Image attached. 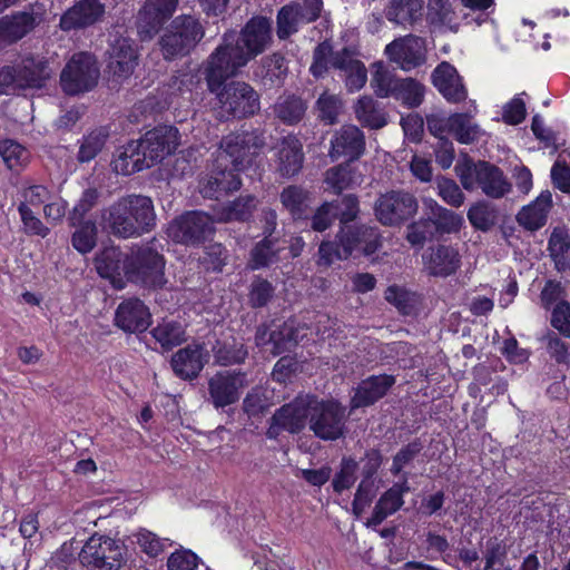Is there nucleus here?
Here are the masks:
<instances>
[{"label":"nucleus","instance_id":"nucleus-56","mask_svg":"<svg viewBox=\"0 0 570 570\" xmlns=\"http://www.w3.org/2000/svg\"><path fill=\"white\" fill-rule=\"evenodd\" d=\"M327 203L332 204L333 214L342 226L355 220L360 213V202L354 194H346Z\"/></svg>","mask_w":570,"mask_h":570},{"label":"nucleus","instance_id":"nucleus-52","mask_svg":"<svg viewBox=\"0 0 570 570\" xmlns=\"http://www.w3.org/2000/svg\"><path fill=\"white\" fill-rule=\"evenodd\" d=\"M370 236L372 237L373 229L372 226L368 225H343L341 226L336 239L340 242L342 247V256L343 257H350L354 253H356V240L357 236Z\"/></svg>","mask_w":570,"mask_h":570},{"label":"nucleus","instance_id":"nucleus-4","mask_svg":"<svg viewBox=\"0 0 570 570\" xmlns=\"http://www.w3.org/2000/svg\"><path fill=\"white\" fill-rule=\"evenodd\" d=\"M110 234L131 238L150 232L156 225L154 203L144 195H127L111 204L102 215Z\"/></svg>","mask_w":570,"mask_h":570},{"label":"nucleus","instance_id":"nucleus-6","mask_svg":"<svg viewBox=\"0 0 570 570\" xmlns=\"http://www.w3.org/2000/svg\"><path fill=\"white\" fill-rule=\"evenodd\" d=\"M205 37V28L199 18L193 14H179L171 19L159 37L158 46L166 61L189 56Z\"/></svg>","mask_w":570,"mask_h":570},{"label":"nucleus","instance_id":"nucleus-3","mask_svg":"<svg viewBox=\"0 0 570 570\" xmlns=\"http://www.w3.org/2000/svg\"><path fill=\"white\" fill-rule=\"evenodd\" d=\"M210 60L202 65L207 90L215 95V110L220 121L243 120L254 117L261 110V96L248 82L232 80L240 71L215 70L210 76Z\"/></svg>","mask_w":570,"mask_h":570},{"label":"nucleus","instance_id":"nucleus-59","mask_svg":"<svg viewBox=\"0 0 570 570\" xmlns=\"http://www.w3.org/2000/svg\"><path fill=\"white\" fill-rule=\"evenodd\" d=\"M335 220L336 218L332 210V204L324 202L315 209L313 214H311L309 210L308 219L302 220V223H305V225L309 227V230L323 233L327 230Z\"/></svg>","mask_w":570,"mask_h":570},{"label":"nucleus","instance_id":"nucleus-22","mask_svg":"<svg viewBox=\"0 0 570 570\" xmlns=\"http://www.w3.org/2000/svg\"><path fill=\"white\" fill-rule=\"evenodd\" d=\"M209 361V352L203 343H193L173 354L170 366L183 381L196 380Z\"/></svg>","mask_w":570,"mask_h":570},{"label":"nucleus","instance_id":"nucleus-30","mask_svg":"<svg viewBox=\"0 0 570 570\" xmlns=\"http://www.w3.org/2000/svg\"><path fill=\"white\" fill-rule=\"evenodd\" d=\"M425 269L434 277H448L456 273L461 265L459 252L449 245L439 244L423 256Z\"/></svg>","mask_w":570,"mask_h":570},{"label":"nucleus","instance_id":"nucleus-2","mask_svg":"<svg viewBox=\"0 0 570 570\" xmlns=\"http://www.w3.org/2000/svg\"><path fill=\"white\" fill-rule=\"evenodd\" d=\"M273 41L272 20L254 16L240 29L235 42L224 35L222 43L207 57L210 60V76L215 70L240 71L250 60L262 55Z\"/></svg>","mask_w":570,"mask_h":570},{"label":"nucleus","instance_id":"nucleus-39","mask_svg":"<svg viewBox=\"0 0 570 570\" xmlns=\"http://www.w3.org/2000/svg\"><path fill=\"white\" fill-rule=\"evenodd\" d=\"M150 334L165 352L171 351L187 340L185 327L174 320H163L150 331Z\"/></svg>","mask_w":570,"mask_h":570},{"label":"nucleus","instance_id":"nucleus-40","mask_svg":"<svg viewBox=\"0 0 570 570\" xmlns=\"http://www.w3.org/2000/svg\"><path fill=\"white\" fill-rule=\"evenodd\" d=\"M355 115L361 125L370 129H381L387 124L386 114L370 96H363L357 100Z\"/></svg>","mask_w":570,"mask_h":570},{"label":"nucleus","instance_id":"nucleus-28","mask_svg":"<svg viewBox=\"0 0 570 570\" xmlns=\"http://www.w3.org/2000/svg\"><path fill=\"white\" fill-rule=\"evenodd\" d=\"M396 379L392 374L370 375L362 380L351 397V407H368L383 399L395 384Z\"/></svg>","mask_w":570,"mask_h":570},{"label":"nucleus","instance_id":"nucleus-43","mask_svg":"<svg viewBox=\"0 0 570 570\" xmlns=\"http://www.w3.org/2000/svg\"><path fill=\"white\" fill-rule=\"evenodd\" d=\"M425 87L414 78H400L393 98L407 108H416L424 100Z\"/></svg>","mask_w":570,"mask_h":570},{"label":"nucleus","instance_id":"nucleus-55","mask_svg":"<svg viewBox=\"0 0 570 570\" xmlns=\"http://www.w3.org/2000/svg\"><path fill=\"white\" fill-rule=\"evenodd\" d=\"M357 461L352 456H344L340 464V470L334 474L332 488L336 494L351 489L356 481Z\"/></svg>","mask_w":570,"mask_h":570},{"label":"nucleus","instance_id":"nucleus-47","mask_svg":"<svg viewBox=\"0 0 570 570\" xmlns=\"http://www.w3.org/2000/svg\"><path fill=\"white\" fill-rule=\"evenodd\" d=\"M109 137L107 129L100 127L82 137L77 159L79 163H89L102 150Z\"/></svg>","mask_w":570,"mask_h":570},{"label":"nucleus","instance_id":"nucleus-48","mask_svg":"<svg viewBox=\"0 0 570 570\" xmlns=\"http://www.w3.org/2000/svg\"><path fill=\"white\" fill-rule=\"evenodd\" d=\"M73 227L76 229L71 236L72 247L80 254L90 253L97 244L98 229L95 220H80Z\"/></svg>","mask_w":570,"mask_h":570},{"label":"nucleus","instance_id":"nucleus-46","mask_svg":"<svg viewBox=\"0 0 570 570\" xmlns=\"http://www.w3.org/2000/svg\"><path fill=\"white\" fill-rule=\"evenodd\" d=\"M228 258V249L220 243H213L203 248L198 263L207 273H222Z\"/></svg>","mask_w":570,"mask_h":570},{"label":"nucleus","instance_id":"nucleus-13","mask_svg":"<svg viewBox=\"0 0 570 570\" xmlns=\"http://www.w3.org/2000/svg\"><path fill=\"white\" fill-rule=\"evenodd\" d=\"M309 429L325 441L343 436L345 428V407L336 400L317 402L309 409Z\"/></svg>","mask_w":570,"mask_h":570},{"label":"nucleus","instance_id":"nucleus-24","mask_svg":"<svg viewBox=\"0 0 570 570\" xmlns=\"http://www.w3.org/2000/svg\"><path fill=\"white\" fill-rule=\"evenodd\" d=\"M138 48L129 37H116L110 43L108 70L118 80L128 79L138 65Z\"/></svg>","mask_w":570,"mask_h":570},{"label":"nucleus","instance_id":"nucleus-27","mask_svg":"<svg viewBox=\"0 0 570 570\" xmlns=\"http://www.w3.org/2000/svg\"><path fill=\"white\" fill-rule=\"evenodd\" d=\"M126 259L118 246L104 247L95 257V268L101 278L108 279L115 288L121 289L126 281Z\"/></svg>","mask_w":570,"mask_h":570},{"label":"nucleus","instance_id":"nucleus-35","mask_svg":"<svg viewBox=\"0 0 570 570\" xmlns=\"http://www.w3.org/2000/svg\"><path fill=\"white\" fill-rule=\"evenodd\" d=\"M311 193L302 186L288 185L279 194V202L295 223L308 219Z\"/></svg>","mask_w":570,"mask_h":570},{"label":"nucleus","instance_id":"nucleus-54","mask_svg":"<svg viewBox=\"0 0 570 570\" xmlns=\"http://www.w3.org/2000/svg\"><path fill=\"white\" fill-rule=\"evenodd\" d=\"M449 128L460 144H471L479 138V126L472 124L466 114H454L449 118Z\"/></svg>","mask_w":570,"mask_h":570},{"label":"nucleus","instance_id":"nucleus-64","mask_svg":"<svg viewBox=\"0 0 570 570\" xmlns=\"http://www.w3.org/2000/svg\"><path fill=\"white\" fill-rule=\"evenodd\" d=\"M199 558L187 549L176 550L170 554L167 561L168 570H196Z\"/></svg>","mask_w":570,"mask_h":570},{"label":"nucleus","instance_id":"nucleus-33","mask_svg":"<svg viewBox=\"0 0 570 570\" xmlns=\"http://www.w3.org/2000/svg\"><path fill=\"white\" fill-rule=\"evenodd\" d=\"M254 73L265 88H279L284 85L288 73L287 60L281 52L265 56Z\"/></svg>","mask_w":570,"mask_h":570},{"label":"nucleus","instance_id":"nucleus-42","mask_svg":"<svg viewBox=\"0 0 570 570\" xmlns=\"http://www.w3.org/2000/svg\"><path fill=\"white\" fill-rule=\"evenodd\" d=\"M0 156L11 171L22 170L30 160V151L14 139L0 140Z\"/></svg>","mask_w":570,"mask_h":570},{"label":"nucleus","instance_id":"nucleus-25","mask_svg":"<svg viewBox=\"0 0 570 570\" xmlns=\"http://www.w3.org/2000/svg\"><path fill=\"white\" fill-rule=\"evenodd\" d=\"M274 149L276 171L284 178L298 175L305 159L299 138L294 134H288L277 141Z\"/></svg>","mask_w":570,"mask_h":570},{"label":"nucleus","instance_id":"nucleus-8","mask_svg":"<svg viewBox=\"0 0 570 570\" xmlns=\"http://www.w3.org/2000/svg\"><path fill=\"white\" fill-rule=\"evenodd\" d=\"M454 170L466 190L479 187L483 194L494 199L504 197L511 190V184L504 176L503 170L490 161H474L465 156L458 160Z\"/></svg>","mask_w":570,"mask_h":570},{"label":"nucleus","instance_id":"nucleus-12","mask_svg":"<svg viewBox=\"0 0 570 570\" xmlns=\"http://www.w3.org/2000/svg\"><path fill=\"white\" fill-rule=\"evenodd\" d=\"M419 209L416 197L405 190L381 194L374 204L376 219L389 227L401 226L415 216Z\"/></svg>","mask_w":570,"mask_h":570},{"label":"nucleus","instance_id":"nucleus-49","mask_svg":"<svg viewBox=\"0 0 570 570\" xmlns=\"http://www.w3.org/2000/svg\"><path fill=\"white\" fill-rule=\"evenodd\" d=\"M435 235L436 227L432 217H421L407 225L405 239L412 247L421 249L426 240L432 239Z\"/></svg>","mask_w":570,"mask_h":570},{"label":"nucleus","instance_id":"nucleus-62","mask_svg":"<svg viewBox=\"0 0 570 570\" xmlns=\"http://www.w3.org/2000/svg\"><path fill=\"white\" fill-rule=\"evenodd\" d=\"M423 445L420 440H414L403 448L393 456L391 473L397 476L403 469L409 465L422 451Z\"/></svg>","mask_w":570,"mask_h":570},{"label":"nucleus","instance_id":"nucleus-11","mask_svg":"<svg viewBox=\"0 0 570 570\" xmlns=\"http://www.w3.org/2000/svg\"><path fill=\"white\" fill-rule=\"evenodd\" d=\"M323 0L289 1L276 13V36L279 40H288L299 31L301 26L309 24L321 18Z\"/></svg>","mask_w":570,"mask_h":570},{"label":"nucleus","instance_id":"nucleus-32","mask_svg":"<svg viewBox=\"0 0 570 570\" xmlns=\"http://www.w3.org/2000/svg\"><path fill=\"white\" fill-rule=\"evenodd\" d=\"M111 167L115 173L124 176L149 168L147 157L141 149V144L138 140H130L119 148L111 161Z\"/></svg>","mask_w":570,"mask_h":570},{"label":"nucleus","instance_id":"nucleus-31","mask_svg":"<svg viewBox=\"0 0 570 570\" xmlns=\"http://www.w3.org/2000/svg\"><path fill=\"white\" fill-rule=\"evenodd\" d=\"M551 207V193L549 190L541 191L534 200L520 209L517 214V222L525 230H539L547 224L548 214Z\"/></svg>","mask_w":570,"mask_h":570},{"label":"nucleus","instance_id":"nucleus-7","mask_svg":"<svg viewBox=\"0 0 570 570\" xmlns=\"http://www.w3.org/2000/svg\"><path fill=\"white\" fill-rule=\"evenodd\" d=\"M166 258L151 243L131 246L126 259V281L147 289H159L167 283Z\"/></svg>","mask_w":570,"mask_h":570},{"label":"nucleus","instance_id":"nucleus-41","mask_svg":"<svg viewBox=\"0 0 570 570\" xmlns=\"http://www.w3.org/2000/svg\"><path fill=\"white\" fill-rule=\"evenodd\" d=\"M215 363L220 366L243 364L248 356V351L243 343L232 341H217L213 346Z\"/></svg>","mask_w":570,"mask_h":570},{"label":"nucleus","instance_id":"nucleus-5","mask_svg":"<svg viewBox=\"0 0 570 570\" xmlns=\"http://www.w3.org/2000/svg\"><path fill=\"white\" fill-rule=\"evenodd\" d=\"M50 77L51 69L46 58L31 53L26 55L12 65L0 68V96L42 89Z\"/></svg>","mask_w":570,"mask_h":570},{"label":"nucleus","instance_id":"nucleus-51","mask_svg":"<svg viewBox=\"0 0 570 570\" xmlns=\"http://www.w3.org/2000/svg\"><path fill=\"white\" fill-rule=\"evenodd\" d=\"M428 19L431 24L448 26L455 31L459 27L450 0H428Z\"/></svg>","mask_w":570,"mask_h":570},{"label":"nucleus","instance_id":"nucleus-17","mask_svg":"<svg viewBox=\"0 0 570 570\" xmlns=\"http://www.w3.org/2000/svg\"><path fill=\"white\" fill-rule=\"evenodd\" d=\"M384 53L387 59L397 65L400 69L406 72L411 71L426 62L425 39L409 33L386 45Z\"/></svg>","mask_w":570,"mask_h":570},{"label":"nucleus","instance_id":"nucleus-44","mask_svg":"<svg viewBox=\"0 0 570 570\" xmlns=\"http://www.w3.org/2000/svg\"><path fill=\"white\" fill-rule=\"evenodd\" d=\"M275 296V286L265 277L255 275L248 286L247 304L253 309L267 307Z\"/></svg>","mask_w":570,"mask_h":570},{"label":"nucleus","instance_id":"nucleus-37","mask_svg":"<svg viewBox=\"0 0 570 570\" xmlns=\"http://www.w3.org/2000/svg\"><path fill=\"white\" fill-rule=\"evenodd\" d=\"M283 247L277 240L259 239L254 243L248 254L247 267L259 271L271 267L279 261Z\"/></svg>","mask_w":570,"mask_h":570},{"label":"nucleus","instance_id":"nucleus-19","mask_svg":"<svg viewBox=\"0 0 570 570\" xmlns=\"http://www.w3.org/2000/svg\"><path fill=\"white\" fill-rule=\"evenodd\" d=\"M309 407L304 401L295 400L283 404L269 419L266 436L277 440L282 432L299 433L306 425Z\"/></svg>","mask_w":570,"mask_h":570},{"label":"nucleus","instance_id":"nucleus-26","mask_svg":"<svg viewBox=\"0 0 570 570\" xmlns=\"http://www.w3.org/2000/svg\"><path fill=\"white\" fill-rule=\"evenodd\" d=\"M431 82L450 104H460L468 98V89L456 68L448 61L440 62L431 73Z\"/></svg>","mask_w":570,"mask_h":570},{"label":"nucleus","instance_id":"nucleus-63","mask_svg":"<svg viewBox=\"0 0 570 570\" xmlns=\"http://www.w3.org/2000/svg\"><path fill=\"white\" fill-rule=\"evenodd\" d=\"M550 324L561 336L570 338V303L568 301L562 299L553 306Z\"/></svg>","mask_w":570,"mask_h":570},{"label":"nucleus","instance_id":"nucleus-16","mask_svg":"<svg viewBox=\"0 0 570 570\" xmlns=\"http://www.w3.org/2000/svg\"><path fill=\"white\" fill-rule=\"evenodd\" d=\"M179 0H146L137 12L136 28L141 41L151 40L174 16Z\"/></svg>","mask_w":570,"mask_h":570},{"label":"nucleus","instance_id":"nucleus-21","mask_svg":"<svg viewBox=\"0 0 570 570\" xmlns=\"http://www.w3.org/2000/svg\"><path fill=\"white\" fill-rule=\"evenodd\" d=\"M330 145L332 160L344 159V161L354 163L366 150L365 135L355 125H343L333 134Z\"/></svg>","mask_w":570,"mask_h":570},{"label":"nucleus","instance_id":"nucleus-34","mask_svg":"<svg viewBox=\"0 0 570 570\" xmlns=\"http://www.w3.org/2000/svg\"><path fill=\"white\" fill-rule=\"evenodd\" d=\"M423 11V0H391L385 17L390 22L407 28L422 21Z\"/></svg>","mask_w":570,"mask_h":570},{"label":"nucleus","instance_id":"nucleus-38","mask_svg":"<svg viewBox=\"0 0 570 570\" xmlns=\"http://www.w3.org/2000/svg\"><path fill=\"white\" fill-rule=\"evenodd\" d=\"M257 200L253 195H240L233 202L222 206L217 212V218L220 223H247L252 219L256 209Z\"/></svg>","mask_w":570,"mask_h":570},{"label":"nucleus","instance_id":"nucleus-9","mask_svg":"<svg viewBox=\"0 0 570 570\" xmlns=\"http://www.w3.org/2000/svg\"><path fill=\"white\" fill-rule=\"evenodd\" d=\"M100 70L96 57L88 51L75 52L60 72V87L67 96L91 91L98 83Z\"/></svg>","mask_w":570,"mask_h":570},{"label":"nucleus","instance_id":"nucleus-29","mask_svg":"<svg viewBox=\"0 0 570 570\" xmlns=\"http://www.w3.org/2000/svg\"><path fill=\"white\" fill-rule=\"evenodd\" d=\"M38 26L37 16L32 10L13 11L0 18V46L19 42Z\"/></svg>","mask_w":570,"mask_h":570},{"label":"nucleus","instance_id":"nucleus-36","mask_svg":"<svg viewBox=\"0 0 570 570\" xmlns=\"http://www.w3.org/2000/svg\"><path fill=\"white\" fill-rule=\"evenodd\" d=\"M272 109L274 117L279 122L286 126H295L304 119L307 104L295 94H284L277 98Z\"/></svg>","mask_w":570,"mask_h":570},{"label":"nucleus","instance_id":"nucleus-14","mask_svg":"<svg viewBox=\"0 0 570 570\" xmlns=\"http://www.w3.org/2000/svg\"><path fill=\"white\" fill-rule=\"evenodd\" d=\"M106 4L101 0H75L59 18L58 28L65 32H79L104 22Z\"/></svg>","mask_w":570,"mask_h":570},{"label":"nucleus","instance_id":"nucleus-45","mask_svg":"<svg viewBox=\"0 0 570 570\" xmlns=\"http://www.w3.org/2000/svg\"><path fill=\"white\" fill-rule=\"evenodd\" d=\"M384 298L404 316L412 315L417 304V297L414 292L396 284L387 286L384 292Z\"/></svg>","mask_w":570,"mask_h":570},{"label":"nucleus","instance_id":"nucleus-23","mask_svg":"<svg viewBox=\"0 0 570 570\" xmlns=\"http://www.w3.org/2000/svg\"><path fill=\"white\" fill-rule=\"evenodd\" d=\"M114 322L125 333H144L151 324V313L140 298L129 297L117 306Z\"/></svg>","mask_w":570,"mask_h":570},{"label":"nucleus","instance_id":"nucleus-15","mask_svg":"<svg viewBox=\"0 0 570 570\" xmlns=\"http://www.w3.org/2000/svg\"><path fill=\"white\" fill-rule=\"evenodd\" d=\"M171 237L186 246H198L215 233L210 215L191 210L175 219L170 226Z\"/></svg>","mask_w":570,"mask_h":570},{"label":"nucleus","instance_id":"nucleus-60","mask_svg":"<svg viewBox=\"0 0 570 570\" xmlns=\"http://www.w3.org/2000/svg\"><path fill=\"white\" fill-rule=\"evenodd\" d=\"M468 219L475 229L488 232L495 224V214L487 204L478 203L469 208Z\"/></svg>","mask_w":570,"mask_h":570},{"label":"nucleus","instance_id":"nucleus-10","mask_svg":"<svg viewBox=\"0 0 570 570\" xmlns=\"http://www.w3.org/2000/svg\"><path fill=\"white\" fill-rule=\"evenodd\" d=\"M124 554L125 547L119 541L96 533L81 548L79 561L87 570H119Z\"/></svg>","mask_w":570,"mask_h":570},{"label":"nucleus","instance_id":"nucleus-57","mask_svg":"<svg viewBox=\"0 0 570 570\" xmlns=\"http://www.w3.org/2000/svg\"><path fill=\"white\" fill-rule=\"evenodd\" d=\"M431 213L433 215V223H435L436 234H450L460 230L463 223L460 215L438 205L435 202L431 206Z\"/></svg>","mask_w":570,"mask_h":570},{"label":"nucleus","instance_id":"nucleus-18","mask_svg":"<svg viewBox=\"0 0 570 570\" xmlns=\"http://www.w3.org/2000/svg\"><path fill=\"white\" fill-rule=\"evenodd\" d=\"M147 157L149 168L174 154L179 145V132L175 126L160 125L138 139Z\"/></svg>","mask_w":570,"mask_h":570},{"label":"nucleus","instance_id":"nucleus-20","mask_svg":"<svg viewBox=\"0 0 570 570\" xmlns=\"http://www.w3.org/2000/svg\"><path fill=\"white\" fill-rule=\"evenodd\" d=\"M246 373L240 370L219 371L208 381V394L215 409H224L238 402L239 389L243 386Z\"/></svg>","mask_w":570,"mask_h":570},{"label":"nucleus","instance_id":"nucleus-58","mask_svg":"<svg viewBox=\"0 0 570 570\" xmlns=\"http://www.w3.org/2000/svg\"><path fill=\"white\" fill-rule=\"evenodd\" d=\"M550 358L558 365H570V344L564 342L556 332L548 331L543 337Z\"/></svg>","mask_w":570,"mask_h":570},{"label":"nucleus","instance_id":"nucleus-61","mask_svg":"<svg viewBox=\"0 0 570 570\" xmlns=\"http://www.w3.org/2000/svg\"><path fill=\"white\" fill-rule=\"evenodd\" d=\"M199 83L200 76L197 71L178 70L169 78L167 86L171 94H185L191 92Z\"/></svg>","mask_w":570,"mask_h":570},{"label":"nucleus","instance_id":"nucleus-50","mask_svg":"<svg viewBox=\"0 0 570 570\" xmlns=\"http://www.w3.org/2000/svg\"><path fill=\"white\" fill-rule=\"evenodd\" d=\"M355 170L351 161H343L325 173V183L335 194L340 195L343 190L351 187L354 181Z\"/></svg>","mask_w":570,"mask_h":570},{"label":"nucleus","instance_id":"nucleus-1","mask_svg":"<svg viewBox=\"0 0 570 570\" xmlns=\"http://www.w3.org/2000/svg\"><path fill=\"white\" fill-rule=\"evenodd\" d=\"M266 144L261 128L236 130L222 137L217 156L207 183L202 187L205 197L218 199L242 186L239 173L252 166Z\"/></svg>","mask_w":570,"mask_h":570},{"label":"nucleus","instance_id":"nucleus-53","mask_svg":"<svg viewBox=\"0 0 570 570\" xmlns=\"http://www.w3.org/2000/svg\"><path fill=\"white\" fill-rule=\"evenodd\" d=\"M335 51L328 40L320 42L313 51V61L309 67V72L316 79L324 78L334 61Z\"/></svg>","mask_w":570,"mask_h":570}]
</instances>
